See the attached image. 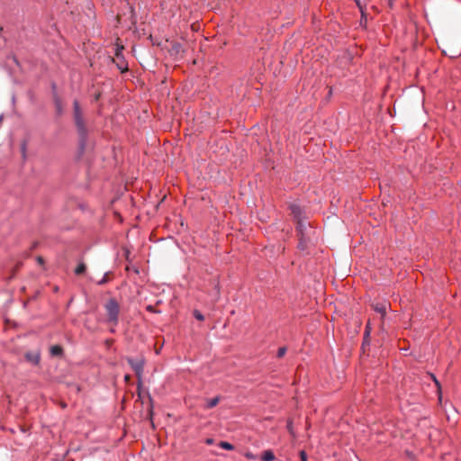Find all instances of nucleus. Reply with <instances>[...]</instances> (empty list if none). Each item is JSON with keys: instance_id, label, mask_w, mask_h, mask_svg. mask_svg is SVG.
<instances>
[{"instance_id": "obj_10", "label": "nucleus", "mask_w": 461, "mask_h": 461, "mask_svg": "<svg viewBox=\"0 0 461 461\" xmlns=\"http://www.w3.org/2000/svg\"><path fill=\"white\" fill-rule=\"evenodd\" d=\"M312 240L307 239V236H299V243H298V249L301 250H305L308 247V243H310Z\"/></svg>"}, {"instance_id": "obj_24", "label": "nucleus", "mask_w": 461, "mask_h": 461, "mask_svg": "<svg viewBox=\"0 0 461 461\" xmlns=\"http://www.w3.org/2000/svg\"><path fill=\"white\" fill-rule=\"evenodd\" d=\"M37 262L40 264V265H42L44 263V260L41 257H37Z\"/></svg>"}, {"instance_id": "obj_21", "label": "nucleus", "mask_w": 461, "mask_h": 461, "mask_svg": "<svg viewBox=\"0 0 461 461\" xmlns=\"http://www.w3.org/2000/svg\"><path fill=\"white\" fill-rule=\"evenodd\" d=\"M107 281H108V279H107V273H106L104 275V276L100 281L97 282V285H103L106 284Z\"/></svg>"}, {"instance_id": "obj_22", "label": "nucleus", "mask_w": 461, "mask_h": 461, "mask_svg": "<svg viewBox=\"0 0 461 461\" xmlns=\"http://www.w3.org/2000/svg\"><path fill=\"white\" fill-rule=\"evenodd\" d=\"M300 457H301L302 461H307V456H306V453L304 451H301L300 452Z\"/></svg>"}, {"instance_id": "obj_3", "label": "nucleus", "mask_w": 461, "mask_h": 461, "mask_svg": "<svg viewBox=\"0 0 461 461\" xmlns=\"http://www.w3.org/2000/svg\"><path fill=\"white\" fill-rule=\"evenodd\" d=\"M296 230L298 232V236H307V239L311 240L313 231L311 230L310 223L306 221V219H299L296 221Z\"/></svg>"}, {"instance_id": "obj_2", "label": "nucleus", "mask_w": 461, "mask_h": 461, "mask_svg": "<svg viewBox=\"0 0 461 461\" xmlns=\"http://www.w3.org/2000/svg\"><path fill=\"white\" fill-rule=\"evenodd\" d=\"M108 321L116 325L120 312V305L115 299H110L104 305Z\"/></svg>"}, {"instance_id": "obj_6", "label": "nucleus", "mask_w": 461, "mask_h": 461, "mask_svg": "<svg viewBox=\"0 0 461 461\" xmlns=\"http://www.w3.org/2000/svg\"><path fill=\"white\" fill-rule=\"evenodd\" d=\"M291 214L294 216V218L298 221L299 219H304L303 212L301 208V206L297 203H292L290 205Z\"/></svg>"}, {"instance_id": "obj_4", "label": "nucleus", "mask_w": 461, "mask_h": 461, "mask_svg": "<svg viewBox=\"0 0 461 461\" xmlns=\"http://www.w3.org/2000/svg\"><path fill=\"white\" fill-rule=\"evenodd\" d=\"M127 362L131 366V367L134 370L137 376L140 378V375L143 371V366H144L143 359H133V358L130 357L127 359Z\"/></svg>"}, {"instance_id": "obj_11", "label": "nucleus", "mask_w": 461, "mask_h": 461, "mask_svg": "<svg viewBox=\"0 0 461 461\" xmlns=\"http://www.w3.org/2000/svg\"><path fill=\"white\" fill-rule=\"evenodd\" d=\"M63 353V349L59 345H54L50 348V354L53 357H60Z\"/></svg>"}, {"instance_id": "obj_31", "label": "nucleus", "mask_w": 461, "mask_h": 461, "mask_svg": "<svg viewBox=\"0 0 461 461\" xmlns=\"http://www.w3.org/2000/svg\"><path fill=\"white\" fill-rule=\"evenodd\" d=\"M61 406H62L63 408H65V407H66V404H65V403H61Z\"/></svg>"}, {"instance_id": "obj_25", "label": "nucleus", "mask_w": 461, "mask_h": 461, "mask_svg": "<svg viewBox=\"0 0 461 461\" xmlns=\"http://www.w3.org/2000/svg\"><path fill=\"white\" fill-rule=\"evenodd\" d=\"M246 456H247L248 458H249V459H254V458H255V456H254V455H253L252 453H247V454H246Z\"/></svg>"}, {"instance_id": "obj_16", "label": "nucleus", "mask_w": 461, "mask_h": 461, "mask_svg": "<svg viewBox=\"0 0 461 461\" xmlns=\"http://www.w3.org/2000/svg\"><path fill=\"white\" fill-rule=\"evenodd\" d=\"M219 446L226 450H232L234 448L233 445L226 441H221Z\"/></svg>"}, {"instance_id": "obj_29", "label": "nucleus", "mask_w": 461, "mask_h": 461, "mask_svg": "<svg viewBox=\"0 0 461 461\" xmlns=\"http://www.w3.org/2000/svg\"><path fill=\"white\" fill-rule=\"evenodd\" d=\"M147 309H148L149 311H153V307H152V306H150V305H149V306H148V308H147Z\"/></svg>"}, {"instance_id": "obj_1", "label": "nucleus", "mask_w": 461, "mask_h": 461, "mask_svg": "<svg viewBox=\"0 0 461 461\" xmlns=\"http://www.w3.org/2000/svg\"><path fill=\"white\" fill-rule=\"evenodd\" d=\"M73 117L77 127V133L80 138L81 146L83 147L87 135V128L83 117V112L77 100L73 102Z\"/></svg>"}, {"instance_id": "obj_20", "label": "nucleus", "mask_w": 461, "mask_h": 461, "mask_svg": "<svg viewBox=\"0 0 461 461\" xmlns=\"http://www.w3.org/2000/svg\"><path fill=\"white\" fill-rule=\"evenodd\" d=\"M122 50H123V47H117L115 51V58L119 59L122 56Z\"/></svg>"}, {"instance_id": "obj_17", "label": "nucleus", "mask_w": 461, "mask_h": 461, "mask_svg": "<svg viewBox=\"0 0 461 461\" xmlns=\"http://www.w3.org/2000/svg\"><path fill=\"white\" fill-rule=\"evenodd\" d=\"M287 351V348L286 347H281L279 348L278 351H277V357L281 358L285 356V354L286 353Z\"/></svg>"}, {"instance_id": "obj_30", "label": "nucleus", "mask_w": 461, "mask_h": 461, "mask_svg": "<svg viewBox=\"0 0 461 461\" xmlns=\"http://www.w3.org/2000/svg\"><path fill=\"white\" fill-rule=\"evenodd\" d=\"M434 381H435V383L437 384V385L438 386V385H439V384H438V381H437V380H436V378H434Z\"/></svg>"}, {"instance_id": "obj_19", "label": "nucleus", "mask_w": 461, "mask_h": 461, "mask_svg": "<svg viewBox=\"0 0 461 461\" xmlns=\"http://www.w3.org/2000/svg\"><path fill=\"white\" fill-rule=\"evenodd\" d=\"M287 429H288L289 433H290L293 437H294V436H295V435H294V431L293 422H292L291 420H288V422H287Z\"/></svg>"}, {"instance_id": "obj_14", "label": "nucleus", "mask_w": 461, "mask_h": 461, "mask_svg": "<svg viewBox=\"0 0 461 461\" xmlns=\"http://www.w3.org/2000/svg\"><path fill=\"white\" fill-rule=\"evenodd\" d=\"M219 402H220L219 396L210 399L207 401L206 408L212 409V408L215 407L219 403Z\"/></svg>"}, {"instance_id": "obj_9", "label": "nucleus", "mask_w": 461, "mask_h": 461, "mask_svg": "<svg viewBox=\"0 0 461 461\" xmlns=\"http://www.w3.org/2000/svg\"><path fill=\"white\" fill-rule=\"evenodd\" d=\"M169 51L172 55H178L183 52V47L179 42H172Z\"/></svg>"}, {"instance_id": "obj_8", "label": "nucleus", "mask_w": 461, "mask_h": 461, "mask_svg": "<svg viewBox=\"0 0 461 461\" xmlns=\"http://www.w3.org/2000/svg\"><path fill=\"white\" fill-rule=\"evenodd\" d=\"M113 61L116 64L118 69L121 70V72H125L128 70L127 63L125 62L122 56H121L119 59H113Z\"/></svg>"}, {"instance_id": "obj_27", "label": "nucleus", "mask_w": 461, "mask_h": 461, "mask_svg": "<svg viewBox=\"0 0 461 461\" xmlns=\"http://www.w3.org/2000/svg\"><path fill=\"white\" fill-rule=\"evenodd\" d=\"M366 21V14L362 16L361 23Z\"/></svg>"}, {"instance_id": "obj_28", "label": "nucleus", "mask_w": 461, "mask_h": 461, "mask_svg": "<svg viewBox=\"0 0 461 461\" xmlns=\"http://www.w3.org/2000/svg\"><path fill=\"white\" fill-rule=\"evenodd\" d=\"M130 378H131V377H130V375H125V377H124V379H125L126 381H129V380H130Z\"/></svg>"}, {"instance_id": "obj_13", "label": "nucleus", "mask_w": 461, "mask_h": 461, "mask_svg": "<svg viewBox=\"0 0 461 461\" xmlns=\"http://www.w3.org/2000/svg\"><path fill=\"white\" fill-rule=\"evenodd\" d=\"M261 459L263 461H273L275 460V455L271 450H266L263 453Z\"/></svg>"}, {"instance_id": "obj_15", "label": "nucleus", "mask_w": 461, "mask_h": 461, "mask_svg": "<svg viewBox=\"0 0 461 461\" xmlns=\"http://www.w3.org/2000/svg\"><path fill=\"white\" fill-rule=\"evenodd\" d=\"M56 111L59 114H62L63 113V105L61 101L59 98L55 99Z\"/></svg>"}, {"instance_id": "obj_18", "label": "nucleus", "mask_w": 461, "mask_h": 461, "mask_svg": "<svg viewBox=\"0 0 461 461\" xmlns=\"http://www.w3.org/2000/svg\"><path fill=\"white\" fill-rule=\"evenodd\" d=\"M194 316L198 321H203L204 320L203 315L198 310H194Z\"/></svg>"}, {"instance_id": "obj_5", "label": "nucleus", "mask_w": 461, "mask_h": 461, "mask_svg": "<svg viewBox=\"0 0 461 461\" xmlns=\"http://www.w3.org/2000/svg\"><path fill=\"white\" fill-rule=\"evenodd\" d=\"M25 359L32 365H39L41 359V354L38 350L26 352Z\"/></svg>"}, {"instance_id": "obj_12", "label": "nucleus", "mask_w": 461, "mask_h": 461, "mask_svg": "<svg viewBox=\"0 0 461 461\" xmlns=\"http://www.w3.org/2000/svg\"><path fill=\"white\" fill-rule=\"evenodd\" d=\"M86 265L84 262H80L75 269V274L80 276L86 273Z\"/></svg>"}, {"instance_id": "obj_26", "label": "nucleus", "mask_w": 461, "mask_h": 461, "mask_svg": "<svg viewBox=\"0 0 461 461\" xmlns=\"http://www.w3.org/2000/svg\"><path fill=\"white\" fill-rule=\"evenodd\" d=\"M205 443L208 444V445H212L213 443V439L212 438H207L205 440Z\"/></svg>"}, {"instance_id": "obj_7", "label": "nucleus", "mask_w": 461, "mask_h": 461, "mask_svg": "<svg viewBox=\"0 0 461 461\" xmlns=\"http://www.w3.org/2000/svg\"><path fill=\"white\" fill-rule=\"evenodd\" d=\"M390 306V304L388 303H376L375 304H373V308L374 310L380 313L382 316H384V314L386 313V311H387V308Z\"/></svg>"}, {"instance_id": "obj_23", "label": "nucleus", "mask_w": 461, "mask_h": 461, "mask_svg": "<svg viewBox=\"0 0 461 461\" xmlns=\"http://www.w3.org/2000/svg\"><path fill=\"white\" fill-rule=\"evenodd\" d=\"M357 6L359 7V9H360V11H361V14H362V16H364V15H365V13H364V11H363V7H362V5H361V4H360V2H359L358 0H357Z\"/></svg>"}]
</instances>
